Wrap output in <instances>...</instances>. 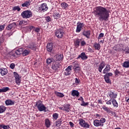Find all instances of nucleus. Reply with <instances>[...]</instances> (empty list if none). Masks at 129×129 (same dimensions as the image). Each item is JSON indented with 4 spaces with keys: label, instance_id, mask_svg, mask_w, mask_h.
I'll list each match as a JSON object with an SVG mask.
<instances>
[{
    "label": "nucleus",
    "instance_id": "obj_27",
    "mask_svg": "<svg viewBox=\"0 0 129 129\" xmlns=\"http://www.w3.org/2000/svg\"><path fill=\"white\" fill-rule=\"evenodd\" d=\"M11 89L8 87H4L2 89H0V93H4L5 92H7L8 91H10Z\"/></svg>",
    "mask_w": 129,
    "mask_h": 129
},
{
    "label": "nucleus",
    "instance_id": "obj_39",
    "mask_svg": "<svg viewBox=\"0 0 129 129\" xmlns=\"http://www.w3.org/2000/svg\"><path fill=\"white\" fill-rule=\"evenodd\" d=\"M60 6H61L62 9H63V10H66V8H68V4H67L65 2H63L60 4Z\"/></svg>",
    "mask_w": 129,
    "mask_h": 129
},
{
    "label": "nucleus",
    "instance_id": "obj_61",
    "mask_svg": "<svg viewBox=\"0 0 129 129\" xmlns=\"http://www.w3.org/2000/svg\"><path fill=\"white\" fill-rule=\"evenodd\" d=\"M79 82H80V81L79 80V79H77V78H76V79H75L76 84H79Z\"/></svg>",
    "mask_w": 129,
    "mask_h": 129
},
{
    "label": "nucleus",
    "instance_id": "obj_34",
    "mask_svg": "<svg viewBox=\"0 0 129 129\" xmlns=\"http://www.w3.org/2000/svg\"><path fill=\"white\" fill-rule=\"evenodd\" d=\"M70 109V105L66 104L63 106V110L66 111V112H69V110Z\"/></svg>",
    "mask_w": 129,
    "mask_h": 129
},
{
    "label": "nucleus",
    "instance_id": "obj_44",
    "mask_svg": "<svg viewBox=\"0 0 129 129\" xmlns=\"http://www.w3.org/2000/svg\"><path fill=\"white\" fill-rule=\"evenodd\" d=\"M104 79L105 81L106 82V83H111V81L110 80V79H109V78L104 76Z\"/></svg>",
    "mask_w": 129,
    "mask_h": 129
},
{
    "label": "nucleus",
    "instance_id": "obj_42",
    "mask_svg": "<svg viewBox=\"0 0 129 129\" xmlns=\"http://www.w3.org/2000/svg\"><path fill=\"white\" fill-rule=\"evenodd\" d=\"M123 67L124 68H129V60L125 61L123 63Z\"/></svg>",
    "mask_w": 129,
    "mask_h": 129
},
{
    "label": "nucleus",
    "instance_id": "obj_2",
    "mask_svg": "<svg viewBox=\"0 0 129 129\" xmlns=\"http://www.w3.org/2000/svg\"><path fill=\"white\" fill-rule=\"evenodd\" d=\"M35 106H36L37 108V109H38L39 111H44L46 112L47 110V107L45 106V105L43 104V101L41 100L37 101L35 103Z\"/></svg>",
    "mask_w": 129,
    "mask_h": 129
},
{
    "label": "nucleus",
    "instance_id": "obj_3",
    "mask_svg": "<svg viewBox=\"0 0 129 129\" xmlns=\"http://www.w3.org/2000/svg\"><path fill=\"white\" fill-rule=\"evenodd\" d=\"M21 17H22L23 19H30V18L33 17V14L31 11H24L22 12Z\"/></svg>",
    "mask_w": 129,
    "mask_h": 129
},
{
    "label": "nucleus",
    "instance_id": "obj_20",
    "mask_svg": "<svg viewBox=\"0 0 129 129\" xmlns=\"http://www.w3.org/2000/svg\"><path fill=\"white\" fill-rule=\"evenodd\" d=\"M0 73L2 76H5L8 74V69L6 68H0Z\"/></svg>",
    "mask_w": 129,
    "mask_h": 129
},
{
    "label": "nucleus",
    "instance_id": "obj_29",
    "mask_svg": "<svg viewBox=\"0 0 129 129\" xmlns=\"http://www.w3.org/2000/svg\"><path fill=\"white\" fill-rule=\"evenodd\" d=\"M45 125L46 127L49 128L51 126V121L49 120L48 118H46L45 119Z\"/></svg>",
    "mask_w": 129,
    "mask_h": 129
},
{
    "label": "nucleus",
    "instance_id": "obj_41",
    "mask_svg": "<svg viewBox=\"0 0 129 129\" xmlns=\"http://www.w3.org/2000/svg\"><path fill=\"white\" fill-rule=\"evenodd\" d=\"M74 69L75 72H79V71H80V70H81V68L79 66H74Z\"/></svg>",
    "mask_w": 129,
    "mask_h": 129
},
{
    "label": "nucleus",
    "instance_id": "obj_32",
    "mask_svg": "<svg viewBox=\"0 0 129 129\" xmlns=\"http://www.w3.org/2000/svg\"><path fill=\"white\" fill-rule=\"evenodd\" d=\"M56 60L55 61H62L63 60V54H60L59 55H56Z\"/></svg>",
    "mask_w": 129,
    "mask_h": 129
},
{
    "label": "nucleus",
    "instance_id": "obj_14",
    "mask_svg": "<svg viewBox=\"0 0 129 129\" xmlns=\"http://www.w3.org/2000/svg\"><path fill=\"white\" fill-rule=\"evenodd\" d=\"M108 95L111 99H115L117 97V94L115 93L114 92L111 91V90L109 91Z\"/></svg>",
    "mask_w": 129,
    "mask_h": 129
},
{
    "label": "nucleus",
    "instance_id": "obj_64",
    "mask_svg": "<svg viewBox=\"0 0 129 129\" xmlns=\"http://www.w3.org/2000/svg\"><path fill=\"white\" fill-rule=\"evenodd\" d=\"M98 103H100V104H102V100L101 99L98 100Z\"/></svg>",
    "mask_w": 129,
    "mask_h": 129
},
{
    "label": "nucleus",
    "instance_id": "obj_28",
    "mask_svg": "<svg viewBox=\"0 0 129 129\" xmlns=\"http://www.w3.org/2000/svg\"><path fill=\"white\" fill-rule=\"evenodd\" d=\"M93 47L94 48V50L96 51H99L100 50V44L99 43H98L97 42H94Z\"/></svg>",
    "mask_w": 129,
    "mask_h": 129
},
{
    "label": "nucleus",
    "instance_id": "obj_52",
    "mask_svg": "<svg viewBox=\"0 0 129 129\" xmlns=\"http://www.w3.org/2000/svg\"><path fill=\"white\" fill-rule=\"evenodd\" d=\"M86 42L85 40H82L81 42V47H84V46H86Z\"/></svg>",
    "mask_w": 129,
    "mask_h": 129
},
{
    "label": "nucleus",
    "instance_id": "obj_30",
    "mask_svg": "<svg viewBox=\"0 0 129 129\" xmlns=\"http://www.w3.org/2000/svg\"><path fill=\"white\" fill-rule=\"evenodd\" d=\"M54 94L57 97H60V98H62L64 97V94H63L61 92H59L57 91L54 92Z\"/></svg>",
    "mask_w": 129,
    "mask_h": 129
},
{
    "label": "nucleus",
    "instance_id": "obj_53",
    "mask_svg": "<svg viewBox=\"0 0 129 129\" xmlns=\"http://www.w3.org/2000/svg\"><path fill=\"white\" fill-rule=\"evenodd\" d=\"M104 36V34L103 33H100L98 37V40H100L101 38H103Z\"/></svg>",
    "mask_w": 129,
    "mask_h": 129
},
{
    "label": "nucleus",
    "instance_id": "obj_54",
    "mask_svg": "<svg viewBox=\"0 0 129 129\" xmlns=\"http://www.w3.org/2000/svg\"><path fill=\"white\" fill-rule=\"evenodd\" d=\"M5 26H6V25L5 24L0 25V32H2V31H4V30H5Z\"/></svg>",
    "mask_w": 129,
    "mask_h": 129
},
{
    "label": "nucleus",
    "instance_id": "obj_58",
    "mask_svg": "<svg viewBox=\"0 0 129 129\" xmlns=\"http://www.w3.org/2000/svg\"><path fill=\"white\" fill-rule=\"evenodd\" d=\"M15 67H16L15 63H12L10 64V68H11V69H15Z\"/></svg>",
    "mask_w": 129,
    "mask_h": 129
},
{
    "label": "nucleus",
    "instance_id": "obj_8",
    "mask_svg": "<svg viewBox=\"0 0 129 129\" xmlns=\"http://www.w3.org/2000/svg\"><path fill=\"white\" fill-rule=\"evenodd\" d=\"M79 124L82 126V127L89 128L90 125H89V124L88 123H86L85 122V120H84L82 118H80L79 120Z\"/></svg>",
    "mask_w": 129,
    "mask_h": 129
},
{
    "label": "nucleus",
    "instance_id": "obj_5",
    "mask_svg": "<svg viewBox=\"0 0 129 129\" xmlns=\"http://www.w3.org/2000/svg\"><path fill=\"white\" fill-rule=\"evenodd\" d=\"M83 28H85V24L84 23H81L80 21L77 23V28L76 30V33H80Z\"/></svg>",
    "mask_w": 129,
    "mask_h": 129
},
{
    "label": "nucleus",
    "instance_id": "obj_26",
    "mask_svg": "<svg viewBox=\"0 0 129 129\" xmlns=\"http://www.w3.org/2000/svg\"><path fill=\"white\" fill-rule=\"evenodd\" d=\"M71 95L72 96H76V97H79V92L78 90H74L71 92Z\"/></svg>",
    "mask_w": 129,
    "mask_h": 129
},
{
    "label": "nucleus",
    "instance_id": "obj_35",
    "mask_svg": "<svg viewBox=\"0 0 129 129\" xmlns=\"http://www.w3.org/2000/svg\"><path fill=\"white\" fill-rule=\"evenodd\" d=\"M7 110V107L4 105L0 106V113H4Z\"/></svg>",
    "mask_w": 129,
    "mask_h": 129
},
{
    "label": "nucleus",
    "instance_id": "obj_49",
    "mask_svg": "<svg viewBox=\"0 0 129 129\" xmlns=\"http://www.w3.org/2000/svg\"><path fill=\"white\" fill-rule=\"evenodd\" d=\"M122 50L125 52V54H129L128 47H125V48L123 49Z\"/></svg>",
    "mask_w": 129,
    "mask_h": 129
},
{
    "label": "nucleus",
    "instance_id": "obj_43",
    "mask_svg": "<svg viewBox=\"0 0 129 129\" xmlns=\"http://www.w3.org/2000/svg\"><path fill=\"white\" fill-rule=\"evenodd\" d=\"M0 127L3 129H9L10 128V125H6L4 124H0Z\"/></svg>",
    "mask_w": 129,
    "mask_h": 129
},
{
    "label": "nucleus",
    "instance_id": "obj_57",
    "mask_svg": "<svg viewBox=\"0 0 129 129\" xmlns=\"http://www.w3.org/2000/svg\"><path fill=\"white\" fill-rule=\"evenodd\" d=\"M13 34H14V33L12 32V30H11L10 32H8L7 33V36L8 37H10L13 35Z\"/></svg>",
    "mask_w": 129,
    "mask_h": 129
},
{
    "label": "nucleus",
    "instance_id": "obj_23",
    "mask_svg": "<svg viewBox=\"0 0 129 129\" xmlns=\"http://www.w3.org/2000/svg\"><path fill=\"white\" fill-rule=\"evenodd\" d=\"M5 104L7 106L15 105V101L11 99H7L5 101Z\"/></svg>",
    "mask_w": 129,
    "mask_h": 129
},
{
    "label": "nucleus",
    "instance_id": "obj_48",
    "mask_svg": "<svg viewBox=\"0 0 129 129\" xmlns=\"http://www.w3.org/2000/svg\"><path fill=\"white\" fill-rule=\"evenodd\" d=\"M100 122L101 123V124H103V126L104 125V123L106 121V120L105 119V118H102L100 119Z\"/></svg>",
    "mask_w": 129,
    "mask_h": 129
},
{
    "label": "nucleus",
    "instance_id": "obj_4",
    "mask_svg": "<svg viewBox=\"0 0 129 129\" xmlns=\"http://www.w3.org/2000/svg\"><path fill=\"white\" fill-rule=\"evenodd\" d=\"M64 30L62 28H59L56 29V31L55 32V36L58 38V39H62L64 37Z\"/></svg>",
    "mask_w": 129,
    "mask_h": 129
},
{
    "label": "nucleus",
    "instance_id": "obj_45",
    "mask_svg": "<svg viewBox=\"0 0 129 129\" xmlns=\"http://www.w3.org/2000/svg\"><path fill=\"white\" fill-rule=\"evenodd\" d=\"M62 121H63V120L62 119V117L60 118V119H58L57 121H56V125H58L59 124H61Z\"/></svg>",
    "mask_w": 129,
    "mask_h": 129
},
{
    "label": "nucleus",
    "instance_id": "obj_21",
    "mask_svg": "<svg viewBox=\"0 0 129 129\" xmlns=\"http://www.w3.org/2000/svg\"><path fill=\"white\" fill-rule=\"evenodd\" d=\"M28 48L33 51H36L37 50V45L34 43H31L28 46Z\"/></svg>",
    "mask_w": 129,
    "mask_h": 129
},
{
    "label": "nucleus",
    "instance_id": "obj_6",
    "mask_svg": "<svg viewBox=\"0 0 129 129\" xmlns=\"http://www.w3.org/2000/svg\"><path fill=\"white\" fill-rule=\"evenodd\" d=\"M38 11L40 13H44L48 11V6L46 3L41 4L38 8Z\"/></svg>",
    "mask_w": 129,
    "mask_h": 129
},
{
    "label": "nucleus",
    "instance_id": "obj_55",
    "mask_svg": "<svg viewBox=\"0 0 129 129\" xmlns=\"http://www.w3.org/2000/svg\"><path fill=\"white\" fill-rule=\"evenodd\" d=\"M45 20H46V22L49 23V22L51 21V17H50V16L46 17H45Z\"/></svg>",
    "mask_w": 129,
    "mask_h": 129
},
{
    "label": "nucleus",
    "instance_id": "obj_38",
    "mask_svg": "<svg viewBox=\"0 0 129 129\" xmlns=\"http://www.w3.org/2000/svg\"><path fill=\"white\" fill-rule=\"evenodd\" d=\"M80 41L81 39H77L75 42V46L76 48H78L79 46H80Z\"/></svg>",
    "mask_w": 129,
    "mask_h": 129
},
{
    "label": "nucleus",
    "instance_id": "obj_36",
    "mask_svg": "<svg viewBox=\"0 0 129 129\" xmlns=\"http://www.w3.org/2000/svg\"><path fill=\"white\" fill-rule=\"evenodd\" d=\"M55 61L53 58H48L46 60V63L47 64H51V63H54Z\"/></svg>",
    "mask_w": 129,
    "mask_h": 129
},
{
    "label": "nucleus",
    "instance_id": "obj_60",
    "mask_svg": "<svg viewBox=\"0 0 129 129\" xmlns=\"http://www.w3.org/2000/svg\"><path fill=\"white\" fill-rule=\"evenodd\" d=\"M34 31L36 32V33H39L40 32V28H35Z\"/></svg>",
    "mask_w": 129,
    "mask_h": 129
},
{
    "label": "nucleus",
    "instance_id": "obj_31",
    "mask_svg": "<svg viewBox=\"0 0 129 129\" xmlns=\"http://www.w3.org/2000/svg\"><path fill=\"white\" fill-rule=\"evenodd\" d=\"M23 48H18L17 50L15 51L16 55L18 56L19 55L23 54Z\"/></svg>",
    "mask_w": 129,
    "mask_h": 129
},
{
    "label": "nucleus",
    "instance_id": "obj_15",
    "mask_svg": "<svg viewBox=\"0 0 129 129\" xmlns=\"http://www.w3.org/2000/svg\"><path fill=\"white\" fill-rule=\"evenodd\" d=\"M90 30H84L82 32V35L87 39H90Z\"/></svg>",
    "mask_w": 129,
    "mask_h": 129
},
{
    "label": "nucleus",
    "instance_id": "obj_19",
    "mask_svg": "<svg viewBox=\"0 0 129 129\" xmlns=\"http://www.w3.org/2000/svg\"><path fill=\"white\" fill-rule=\"evenodd\" d=\"M93 124L95 126L98 127V126H103V124H101L100 121L97 119H95L93 121Z\"/></svg>",
    "mask_w": 129,
    "mask_h": 129
},
{
    "label": "nucleus",
    "instance_id": "obj_33",
    "mask_svg": "<svg viewBox=\"0 0 129 129\" xmlns=\"http://www.w3.org/2000/svg\"><path fill=\"white\" fill-rule=\"evenodd\" d=\"M30 50L29 49H23V52H22V55L24 56H28L29 54H30Z\"/></svg>",
    "mask_w": 129,
    "mask_h": 129
},
{
    "label": "nucleus",
    "instance_id": "obj_62",
    "mask_svg": "<svg viewBox=\"0 0 129 129\" xmlns=\"http://www.w3.org/2000/svg\"><path fill=\"white\" fill-rule=\"evenodd\" d=\"M69 124L71 126V127H73L74 126V123L72 122V121L69 122Z\"/></svg>",
    "mask_w": 129,
    "mask_h": 129
},
{
    "label": "nucleus",
    "instance_id": "obj_7",
    "mask_svg": "<svg viewBox=\"0 0 129 129\" xmlns=\"http://www.w3.org/2000/svg\"><path fill=\"white\" fill-rule=\"evenodd\" d=\"M53 48L54 47L53 46L52 43H47L46 46V51L48 52V53L55 54V51H54Z\"/></svg>",
    "mask_w": 129,
    "mask_h": 129
},
{
    "label": "nucleus",
    "instance_id": "obj_47",
    "mask_svg": "<svg viewBox=\"0 0 129 129\" xmlns=\"http://www.w3.org/2000/svg\"><path fill=\"white\" fill-rule=\"evenodd\" d=\"M13 11H18V12H20L21 11V8L19 6H15L13 8Z\"/></svg>",
    "mask_w": 129,
    "mask_h": 129
},
{
    "label": "nucleus",
    "instance_id": "obj_50",
    "mask_svg": "<svg viewBox=\"0 0 129 129\" xmlns=\"http://www.w3.org/2000/svg\"><path fill=\"white\" fill-rule=\"evenodd\" d=\"M88 104H89V102H84V101H83L82 102V103L81 104V105L82 106H86L87 105H88Z\"/></svg>",
    "mask_w": 129,
    "mask_h": 129
},
{
    "label": "nucleus",
    "instance_id": "obj_11",
    "mask_svg": "<svg viewBox=\"0 0 129 129\" xmlns=\"http://www.w3.org/2000/svg\"><path fill=\"white\" fill-rule=\"evenodd\" d=\"M7 56L8 57L9 59H12V60H15L16 58H18V56L15 51L9 52L7 54Z\"/></svg>",
    "mask_w": 129,
    "mask_h": 129
},
{
    "label": "nucleus",
    "instance_id": "obj_59",
    "mask_svg": "<svg viewBox=\"0 0 129 129\" xmlns=\"http://www.w3.org/2000/svg\"><path fill=\"white\" fill-rule=\"evenodd\" d=\"M25 23H26V22L24 21H20L19 22V26H24V25H25Z\"/></svg>",
    "mask_w": 129,
    "mask_h": 129
},
{
    "label": "nucleus",
    "instance_id": "obj_37",
    "mask_svg": "<svg viewBox=\"0 0 129 129\" xmlns=\"http://www.w3.org/2000/svg\"><path fill=\"white\" fill-rule=\"evenodd\" d=\"M112 103L114 107H118V103H117V102L115 99L112 100Z\"/></svg>",
    "mask_w": 129,
    "mask_h": 129
},
{
    "label": "nucleus",
    "instance_id": "obj_10",
    "mask_svg": "<svg viewBox=\"0 0 129 129\" xmlns=\"http://www.w3.org/2000/svg\"><path fill=\"white\" fill-rule=\"evenodd\" d=\"M14 75L15 78V82L16 84L18 86L20 85L21 81H22L21 80V77H20V75L17 72H14Z\"/></svg>",
    "mask_w": 129,
    "mask_h": 129
},
{
    "label": "nucleus",
    "instance_id": "obj_12",
    "mask_svg": "<svg viewBox=\"0 0 129 129\" xmlns=\"http://www.w3.org/2000/svg\"><path fill=\"white\" fill-rule=\"evenodd\" d=\"M16 27H17V23L16 22H13L7 25L6 30L8 31H12V30L16 29Z\"/></svg>",
    "mask_w": 129,
    "mask_h": 129
},
{
    "label": "nucleus",
    "instance_id": "obj_56",
    "mask_svg": "<svg viewBox=\"0 0 129 129\" xmlns=\"http://www.w3.org/2000/svg\"><path fill=\"white\" fill-rule=\"evenodd\" d=\"M112 99H110L109 100L107 101L106 102V104H107L108 105H111V103L112 102Z\"/></svg>",
    "mask_w": 129,
    "mask_h": 129
},
{
    "label": "nucleus",
    "instance_id": "obj_22",
    "mask_svg": "<svg viewBox=\"0 0 129 129\" xmlns=\"http://www.w3.org/2000/svg\"><path fill=\"white\" fill-rule=\"evenodd\" d=\"M110 71V65L109 64H107L105 68L103 71V74H106L108 72Z\"/></svg>",
    "mask_w": 129,
    "mask_h": 129
},
{
    "label": "nucleus",
    "instance_id": "obj_17",
    "mask_svg": "<svg viewBox=\"0 0 129 129\" xmlns=\"http://www.w3.org/2000/svg\"><path fill=\"white\" fill-rule=\"evenodd\" d=\"M105 67V62L104 61H102V62L100 63V65L98 68V71L100 73H101L102 71V69Z\"/></svg>",
    "mask_w": 129,
    "mask_h": 129
},
{
    "label": "nucleus",
    "instance_id": "obj_13",
    "mask_svg": "<svg viewBox=\"0 0 129 129\" xmlns=\"http://www.w3.org/2000/svg\"><path fill=\"white\" fill-rule=\"evenodd\" d=\"M72 72V69L71 66H69L64 71L63 75L65 76H70L71 73Z\"/></svg>",
    "mask_w": 129,
    "mask_h": 129
},
{
    "label": "nucleus",
    "instance_id": "obj_25",
    "mask_svg": "<svg viewBox=\"0 0 129 129\" xmlns=\"http://www.w3.org/2000/svg\"><path fill=\"white\" fill-rule=\"evenodd\" d=\"M23 8H28L29 6H31V1L28 0L25 1L23 4H22Z\"/></svg>",
    "mask_w": 129,
    "mask_h": 129
},
{
    "label": "nucleus",
    "instance_id": "obj_63",
    "mask_svg": "<svg viewBox=\"0 0 129 129\" xmlns=\"http://www.w3.org/2000/svg\"><path fill=\"white\" fill-rule=\"evenodd\" d=\"M29 30L30 31H32V30H33V31H34V30H35V27H34L33 26H30L29 27Z\"/></svg>",
    "mask_w": 129,
    "mask_h": 129
},
{
    "label": "nucleus",
    "instance_id": "obj_9",
    "mask_svg": "<svg viewBox=\"0 0 129 129\" xmlns=\"http://www.w3.org/2000/svg\"><path fill=\"white\" fill-rule=\"evenodd\" d=\"M52 67L51 69L52 70H54L56 71V70H57L58 68H60L61 66V64H60V62L58 61V60H55V61H53V63H52Z\"/></svg>",
    "mask_w": 129,
    "mask_h": 129
},
{
    "label": "nucleus",
    "instance_id": "obj_24",
    "mask_svg": "<svg viewBox=\"0 0 129 129\" xmlns=\"http://www.w3.org/2000/svg\"><path fill=\"white\" fill-rule=\"evenodd\" d=\"M54 19L55 20H58V19H60L61 18V15L58 12H57V11L53 12V14Z\"/></svg>",
    "mask_w": 129,
    "mask_h": 129
},
{
    "label": "nucleus",
    "instance_id": "obj_46",
    "mask_svg": "<svg viewBox=\"0 0 129 129\" xmlns=\"http://www.w3.org/2000/svg\"><path fill=\"white\" fill-rule=\"evenodd\" d=\"M114 74L115 76H119L120 75V72H119L118 70L116 69V70L114 71Z\"/></svg>",
    "mask_w": 129,
    "mask_h": 129
},
{
    "label": "nucleus",
    "instance_id": "obj_16",
    "mask_svg": "<svg viewBox=\"0 0 129 129\" xmlns=\"http://www.w3.org/2000/svg\"><path fill=\"white\" fill-rule=\"evenodd\" d=\"M80 58L82 59V60H86L87 58H88V56L86 55V54H85V52H83L80 55H79L77 59H80Z\"/></svg>",
    "mask_w": 129,
    "mask_h": 129
},
{
    "label": "nucleus",
    "instance_id": "obj_40",
    "mask_svg": "<svg viewBox=\"0 0 129 129\" xmlns=\"http://www.w3.org/2000/svg\"><path fill=\"white\" fill-rule=\"evenodd\" d=\"M59 117V114L57 113H54L52 114V118L53 120H57V119Z\"/></svg>",
    "mask_w": 129,
    "mask_h": 129
},
{
    "label": "nucleus",
    "instance_id": "obj_1",
    "mask_svg": "<svg viewBox=\"0 0 129 129\" xmlns=\"http://www.w3.org/2000/svg\"><path fill=\"white\" fill-rule=\"evenodd\" d=\"M109 10L102 6H97L92 12L100 22H107L109 19Z\"/></svg>",
    "mask_w": 129,
    "mask_h": 129
},
{
    "label": "nucleus",
    "instance_id": "obj_18",
    "mask_svg": "<svg viewBox=\"0 0 129 129\" xmlns=\"http://www.w3.org/2000/svg\"><path fill=\"white\" fill-rule=\"evenodd\" d=\"M102 109L108 113H111V114H113V111H111L109 108L107 107V106L105 105H103L102 107Z\"/></svg>",
    "mask_w": 129,
    "mask_h": 129
},
{
    "label": "nucleus",
    "instance_id": "obj_51",
    "mask_svg": "<svg viewBox=\"0 0 129 129\" xmlns=\"http://www.w3.org/2000/svg\"><path fill=\"white\" fill-rule=\"evenodd\" d=\"M112 73H106L104 76L109 78V76H112Z\"/></svg>",
    "mask_w": 129,
    "mask_h": 129
}]
</instances>
